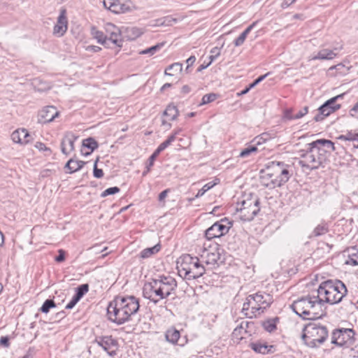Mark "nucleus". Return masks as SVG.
Here are the masks:
<instances>
[{
    "mask_svg": "<svg viewBox=\"0 0 358 358\" xmlns=\"http://www.w3.org/2000/svg\"><path fill=\"white\" fill-rule=\"evenodd\" d=\"M269 74V73H267L263 76H259L257 78L254 80L252 83L247 85L243 90H251L253 87H255L257 84L261 83L262 80H264V78Z\"/></svg>",
    "mask_w": 358,
    "mask_h": 358,
    "instance_id": "44",
    "label": "nucleus"
},
{
    "mask_svg": "<svg viewBox=\"0 0 358 358\" xmlns=\"http://www.w3.org/2000/svg\"><path fill=\"white\" fill-rule=\"evenodd\" d=\"M85 164V162L80 160H74L73 164H72V167L71 169V171H69V173H75L80 169H81L83 166Z\"/></svg>",
    "mask_w": 358,
    "mask_h": 358,
    "instance_id": "47",
    "label": "nucleus"
},
{
    "mask_svg": "<svg viewBox=\"0 0 358 358\" xmlns=\"http://www.w3.org/2000/svg\"><path fill=\"white\" fill-rule=\"evenodd\" d=\"M140 307L138 299L134 296H116L108 306L107 316L110 321L118 325L129 321Z\"/></svg>",
    "mask_w": 358,
    "mask_h": 358,
    "instance_id": "1",
    "label": "nucleus"
},
{
    "mask_svg": "<svg viewBox=\"0 0 358 358\" xmlns=\"http://www.w3.org/2000/svg\"><path fill=\"white\" fill-rule=\"evenodd\" d=\"M83 148L81 149L82 155L85 156L90 155L94 150H96L99 144L94 138L90 137L84 139L82 143Z\"/></svg>",
    "mask_w": 358,
    "mask_h": 358,
    "instance_id": "23",
    "label": "nucleus"
},
{
    "mask_svg": "<svg viewBox=\"0 0 358 358\" xmlns=\"http://www.w3.org/2000/svg\"><path fill=\"white\" fill-rule=\"evenodd\" d=\"M343 96L342 95H337L324 103L319 108L316 115L314 116L313 120L315 122H321L325 117L334 113L336 110L341 108L340 104L336 103V100Z\"/></svg>",
    "mask_w": 358,
    "mask_h": 358,
    "instance_id": "13",
    "label": "nucleus"
},
{
    "mask_svg": "<svg viewBox=\"0 0 358 358\" xmlns=\"http://www.w3.org/2000/svg\"><path fill=\"white\" fill-rule=\"evenodd\" d=\"M218 94L215 93H210L204 95L201 99V102L199 104V106L205 105L211 103L217 99Z\"/></svg>",
    "mask_w": 358,
    "mask_h": 358,
    "instance_id": "41",
    "label": "nucleus"
},
{
    "mask_svg": "<svg viewBox=\"0 0 358 358\" xmlns=\"http://www.w3.org/2000/svg\"><path fill=\"white\" fill-rule=\"evenodd\" d=\"M268 139V134L264 133L259 136L255 138L252 143H253L257 147L258 145H261Z\"/></svg>",
    "mask_w": 358,
    "mask_h": 358,
    "instance_id": "45",
    "label": "nucleus"
},
{
    "mask_svg": "<svg viewBox=\"0 0 358 358\" xmlns=\"http://www.w3.org/2000/svg\"><path fill=\"white\" fill-rule=\"evenodd\" d=\"M177 288V282L170 275H159L146 282L143 287L144 298L155 304L167 299Z\"/></svg>",
    "mask_w": 358,
    "mask_h": 358,
    "instance_id": "2",
    "label": "nucleus"
},
{
    "mask_svg": "<svg viewBox=\"0 0 358 358\" xmlns=\"http://www.w3.org/2000/svg\"><path fill=\"white\" fill-rule=\"evenodd\" d=\"M173 141H175L174 135H170L166 141H164L158 146V148L162 152L166 148H168Z\"/></svg>",
    "mask_w": 358,
    "mask_h": 358,
    "instance_id": "46",
    "label": "nucleus"
},
{
    "mask_svg": "<svg viewBox=\"0 0 358 358\" xmlns=\"http://www.w3.org/2000/svg\"><path fill=\"white\" fill-rule=\"evenodd\" d=\"M295 1L296 0H283L281 4V7L282 8H287V7L293 4Z\"/></svg>",
    "mask_w": 358,
    "mask_h": 358,
    "instance_id": "60",
    "label": "nucleus"
},
{
    "mask_svg": "<svg viewBox=\"0 0 358 358\" xmlns=\"http://www.w3.org/2000/svg\"><path fill=\"white\" fill-rule=\"evenodd\" d=\"M336 70V75H345L348 73L349 68L345 67L342 63L332 66L329 69V73H332L331 71Z\"/></svg>",
    "mask_w": 358,
    "mask_h": 358,
    "instance_id": "38",
    "label": "nucleus"
},
{
    "mask_svg": "<svg viewBox=\"0 0 358 358\" xmlns=\"http://www.w3.org/2000/svg\"><path fill=\"white\" fill-rule=\"evenodd\" d=\"M55 306L56 304L52 299H47L44 301L40 310L43 313H48L51 308Z\"/></svg>",
    "mask_w": 358,
    "mask_h": 358,
    "instance_id": "42",
    "label": "nucleus"
},
{
    "mask_svg": "<svg viewBox=\"0 0 358 358\" xmlns=\"http://www.w3.org/2000/svg\"><path fill=\"white\" fill-rule=\"evenodd\" d=\"M30 135L25 129H19L11 134V139L14 143L26 144L29 142Z\"/></svg>",
    "mask_w": 358,
    "mask_h": 358,
    "instance_id": "21",
    "label": "nucleus"
},
{
    "mask_svg": "<svg viewBox=\"0 0 358 358\" xmlns=\"http://www.w3.org/2000/svg\"><path fill=\"white\" fill-rule=\"evenodd\" d=\"M257 21L252 22L250 25H249L240 35L238 38H236L234 41V44L236 47H239L242 45L249 33L252 31V29L256 26L257 24Z\"/></svg>",
    "mask_w": 358,
    "mask_h": 358,
    "instance_id": "26",
    "label": "nucleus"
},
{
    "mask_svg": "<svg viewBox=\"0 0 358 358\" xmlns=\"http://www.w3.org/2000/svg\"><path fill=\"white\" fill-rule=\"evenodd\" d=\"M200 257L202 263L215 267L221 261V249L217 243L206 242L200 249Z\"/></svg>",
    "mask_w": 358,
    "mask_h": 358,
    "instance_id": "11",
    "label": "nucleus"
},
{
    "mask_svg": "<svg viewBox=\"0 0 358 358\" xmlns=\"http://www.w3.org/2000/svg\"><path fill=\"white\" fill-rule=\"evenodd\" d=\"M122 27L118 29V31H113V33L109 34L108 36V42L110 41L113 44H115L118 48H121L122 46L123 42V34L122 31Z\"/></svg>",
    "mask_w": 358,
    "mask_h": 358,
    "instance_id": "25",
    "label": "nucleus"
},
{
    "mask_svg": "<svg viewBox=\"0 0 358 358\" xmlns=\"http://www.w3.org/2000/svg\"><path fill=\"white\" fill-rule=\"evenodd\" d=\"M355 332L352 329H338L334 330L331 343L337 346L350 345L355 341Z\"/></svg>",
    "mask_w": 358,
    "mask_h": 358,
    "instance_id": "12",
    "label": "nucleus"
},
{
    "mask_svg": "<svg viewBox=\"0 0 358 358\" xmlns=\"http://www.w3.org/2000/svg\"><path fill=\"white\" fill-rule=\"evenodd\" d=\"M329 231L328 225L326 223L319 224L313 231L312 236L317 237L325 234Z\"/></svg>",
    "mask_w": 358,
    "mask_h": 358,
    "instance_id": "36",
    "label": "nucleus"
},
{
    "mask_svg": "<svg viewBox=\"0 0 358 358\" xmlns=\"http://www.w3.org/2000/svg\"><path fill=\"white\" fill-rule=\"evenodd\" d=\"M93 175L96 178H101L103 176V172L102 169L97 168V160L94 162V164Z\"/></svg>",
    "mask_w": 358,
    "mask_h": 358,
    "instance_id": "50",
    "label": "nucleus"
},
{
    "mask_svg": "<svg viewBox=\"0 0 358 358\" xmlns=\"http://www.w3.org/2000/svg\"><path fill=\"white\" fill-rule=\"evenodd\" d=\"M79 301V299H78L76 296H73L71 300L66 304V309L73 308Z\"/></svg>",
    "mask_w": 358,
    "mask_h": 358,
    "instance_id": "56",
    "label": "nucleus"
},
{
    "mask_svg": "<svg viewBox=\"0 0 358 358\" xmlns=\"http://www.w3.org/2000/svg\"><path fill=\"white\" fill-rule=\"evenodd\" d=\"M87 50L92 51L94 52H97L100 51L101 50V48L100 47H99V46H96V45H89L87 48Z\"/></svg>",
    "mask_w": 358,
    "mask_h": 358,
    "instance_id": "64",
    "label": "nucleus"
},
{
    "mask_svg": "<svg viewBox=\"0 0 358 358\" xmlns=\"http://www.w3.org/2000/svg\"><path fill=\"white\" fill-rule=\"evenodd\" d=\"M293 311L303 320H315L324 315L322 300L317 295H308L293 302Z\"/></svg>",
    "mask_w": 358,
    "mask_h": 358,
    "instance_id": "4",
    "label": "nucleus"
},
{
    "mask_svg": "<svg viewBox=\"0 0 358 358\" xmlns=\"http://www.w3.org/2000/svg\"><path fill=\"white\" fill-rule=\"evenodd\" d=\"M164 43H157L155 45H152L148 48H146V49L142 50L141 52H140V54L153 55L157 51H159L164 46Z\"/></svg>",
    "mask_w": 358,
    "mask_h": 358,
    "instance_id": "39",
    "label": "nucleus"
},
{
    "mask_svg": "<svg viewBox=\"0 0 358 358\" xmlns=\"http://www.w3.org/2000/svg\"><path fill=\"white\" fill-rule=\"evenodd\" d=\"M329 336L327 328L317 322H309L303 329L302 339L310 348H318Z\"/></svg>",
    "mask_w": 358,
    "mask_h": 358,
    "instance_id": "9",
    "label": "nucleus"
},
{
    "mask_svg": "<svg viewBox=\"0 0 358 358\" xmlns=\"http://www.w3.org/2000/svg\"><path fill=\"white\" fill-rule=\"evenodd\" d=\"M338 53L329 49L320 50L311 58L312 60H331L337 57Z\"/></svg>",
    "mask_w": 358,
    "mask_h": 358,
    "instance_id": "24",
    "label": "nucleus"
},
{
    "mask_svg": "<svg viewBox=\"0 0 358 358\" xmlns=\"http://www.w3.org/2000/svg\"><path fill=\"white\" fill-rule=\"evenodd\" d=\"M195 61H196V57L194 55L190 56L186 60L187 67H186L185 71H186L187 73H188L189 72V69L190 66H192L194 64Z\"/></svg>",
    "mask_w": 358,
    "mask_h": 358,
    "instance_id": "54",
    "label": "nucleus"
},
{
    "mask_svg": "<svg viewBox=\"0 0 358 358\" xmlns=\"http://www.w3.org/2000/svg\"><path fill=\"white\" fill-rule=\"evenodd\" d=\"M182 71V64L180 62L173 63L168 66L165 69V75L174 76L177 73H180Z\"/></svg>",
    "mask_w": 358,
    "mask_h": 358,
    "instance_id": "30",
    "label": "nucleus"
},
{
    "mask_svg": "<svg viewBox=\"0 0 358 358\" xmlns=\"http://www.w3.org/2000/svg\"><path fill=\"white\" fill-rule=\"evenodd\" d=\"M166 340L171 344H177L180 337V334L178 330L171 327L169 329L165 334Z\"/></svg>",
    "mask_w": 358,
    "mask_h": 358,
    "instance_id": "27",
    "label": "nucleus"
},
{
    "mask_svg": "<svg viewBox=\"0 0 358 358\" xmlns=\"http://www.w3.org/2000/svg\"><path fill=\"white\" fill-rule=\"evenodd\" d=\"M67 24L66 10L62 9L57 18V24L54 27V34L63 36L67 30Z\"/></svg>",
    "mask_w": 358,
    "mask_h": 358,
    "instance_id": "19",
    "label": "nucleus"
},
{
    "mask_svg": "<svg viewBox=\"0 0 358 358\" xmlns=\"http://www.w3.org/2000/svg\"><path fill=\"white\" fill-rule=\"evenodd\" d=\"M104 29L107 36H108L111 33L113 34V31H118V29L120 28L115 26L114 24L108 22L105 24Z\"/></svg>",
    "mask_w": 358,
    "mask_h": 358,
    "instance_id": "49",
    "label": "nucleus"
},
{
    "mask_svg": "<svg viewBox=\"0 0 358 358\" xmlns=\"http://www.w3.org/2000/svg\"><path fill=\"white\" fill-rule=\"evenodd\" d=\"M219 182V179H215L213 181H210L203 186L201 189H200L197 194H196V197L199 198L202 196L207 191L213 188L215 185H217Z\"/></svg>",
    "mask_w": 358,
    "mask_h": 358,
    "instance_id": "37",
    "label": "nucleus"
},
{
    "mask_svg": "<svg viewBox=\"0 0 358 358\" xmlns=\"http://www.w3.org/2000/svg\"><path fill=\"white\" fill-rule=\"evenodd\" d=\"M308 112V107L305 106L301 110H300L299 112H297L296 114L294 115L293 117L294 120L300 119L303 117L305 115H306Z\"/></svg>",
    "mask_w": 358,
    "mask_h": 358,
    "instance_id": "51",
    "label": "nucleus"
},
{
    "mask_svg": "<svg viewBox=\"0 0 358 358\" xmlns=\"http://www.w3.org/2000/svg\"><path fill=\"white\" fill-rule=\"evenodd\" d=\"M163 115L168 118V120L173 121L178 116V110L176 106L169 104L164 111Z\"/></svg>",
    "mask_w": 358,
    "mask_h": 358,
    "instance_id": "29",
    "label": "nucleus"
},
{
    "mask_svg": "<svg viewBox=\"0 0 358 358\" xmlns=\"http://www.w3.org/2000/svg\"><path fill=\"white\" fill-rule=\"evenodd\" d=\"M35 148H37L40 151H46L50 152L51 150L49 148L46 147V145L41 142H36L35 144Z\"/></svg>",
    "mask_w": 358,
    "mask_h": 358,
    "instance_id": "53",
    "label": "nucleus"
},
{
    "mask_svg": "<svg viewBox=\"0 0 358 358\" xmlns=\"http://www.w3.org/2000/svg\"><path fill=\"white\" fill-rule=\"evenodd\" d=\"M197 257L189 254L182 255L177 262V269L180 276L187 280L201 277L206 271L203 264Z\"/></svg>",
    "mask_w": 358,
    "mask_h": 358,
    "instance_id": "7",
    "label": "nucleus"
},
{
    "mask_svg": "<svg viewBox=\"0 0 358 358\" xmlns=\"http://www.w3.org/2000/svg\"><path fill=\"white\" fill-rule=\"evenodd\" d=\"M78 138V136L71 131L64 134L61 142V150L64 155L68 156L75 150L74 143Z\"/></svg>",
    "mask_w": 358,
    "mask_h": 358,
    "instance_id": "18",
    "label": "nucleus"
},
{
    "mask_svg": "<svg viewBox=\"0 0 358 358\" xmlns=\"http://www.w3.org/2000/svg\"><path fill=\"white\" fill-rule=\"evenodd\" d=\"M351 356L352 358H358V344L352 349Z\"/></svg>",
    "mask_w": 358,
    "mask_h": 358,
    "instance_id": "61",
    "label": "nucleus"
},
{
    "mask_svg": "<svg viewBox=\"0 0 358 358\" xmlns=\"http://www.w3.org/2000/svg\"><path fill=\"white\" fill-rule=\"evenodd\" d=\"M157 157L152 156V155L150 156L147 163H146V165L151 167L154 165V162L155 161Z\"/></svg>",
    "mask_w": 358,
    "mask_h": 358,
    "instance_id": "63",
    "label": "nucleus"
},
{
    "mask_svg": "<svg viewBox=\"0 0 358 358\" xmlns=\"http://www.w3.org/2000/svg\"><path fill=\"white\" fill-rule=\"evenodd\" d=\"M347 292L345 285L341 280H327L320 285L317 296L322 300L323 306L324 303L332 305L338 303Z\"/></svg>",
    "mask_w": 358,
    "mask_h": 358,
    "instance_id": "6",
    "label": "nucleus"
},
{
    "mask_svg": "<svg viewBox=\"0 0 358 358\" xmlns=\"http://www.w3.org/2000/svg\"><path fill=\"white\" fill-rule=\"evenodd\" d=\"M92 35L97 40L99 43H101L105 46L108 45V36H106L103 31L96 30L95 27L92 29Z\"/></svg>",
    "mask_w": 358,
    "mask_h": 358,
    "instance_id": "31",
    "label": "nucleus"
},
{
    "mask_svg": "<svg viewBox=\"0 0 358 358\" xmlns=\"http://www.w3.org/2000/svg\"><path fill=\"white\" fill-rule=\"evenodd\" d=\"M170 192V189H166L164 191H162L159 194V196H158V199L159 201L161 202V201H163L165 198L167 196V194L168 193Z\"/></svg>",
    "mask_w": 358,
    "mask_h": 358,
    "instance_id": "59",
    "label": "nucleus"
},
{
    "mask_svg": "<svg viewBox=\"0 0 358 358\" xmlns=\"http://www.w3.org/2000/svg\"><path fill=\"white\" fill-rule=\"evenodd\" d=\"M291 166L282 162H269L260 171V180L263 186L274 189L285 184L292 175Z\"/></svg>",
    "mask_w": 358,
    "mask_h": 358,
    "instance_id": "3",
    "label": "nucleus"
},
{
    "mask_svg": "<svg viewBox=\"0 0 358 358\" xmlns=\"http://www.w3.org/2000/svg\"><path fill=\"white\" fill-rule=\"evenodd\" d=\"M278 321V317L268 319L262 323L264 329L268 332H273L276 329V324Z\"/></svg>",
    "mask_w": 358,
    "mask_h": 358,
    "instance_id": "35",
    "label": "nucleus"
},
{
    "mask_svg": "<svg viewBox=\"0 0 358 358\" xmlns=\"http://www.w3.org/2000/svg\"><path fill=\"white\" fill-rule=\"evenodd\" d=\"M236 210L240 212V217L243 221H250L260 210L259 199L255 194H250L247 198L237 203Z\"/></svg>",
    "mask_w": 358,
    "mask_h": 358,
    "instance_id": "10",
    "label": "nucleus"
},
{
    "mask_svg": "<svg viewBox=\"0 0 358 358\" xmlns=\"http://www.w3.org/2000/svg\"><path fill=\"white\" fill-rule=\"evenodd\" d=\"M257 150L258 149L256 145L251 142V143L246 145V147L241 150L238 157L241 158H247L253 154H256Z\"/></svg>",
    "mask_w": 358,
    "mask_h": 358,
    "instance_id": "28",
    "label": "nucleus"
},
{
    "mask_svg": "<svg viewBox=\"0 0 358 358\" xmlns=\"http://www.w3.org/2000/svg\"><path fill=\"white\" fill-rule=\"evenodd\" d=\"M245 331V327L244 326V322H241L240 325L237 326L233 332L234 335L238 336V334H241L242 331Z\"/></svg>",
    "mask_w": 358,
    "mask_h": 358,
    "instance_id": "55",
    "label": "nucleus"
},
{
    "mask_svg": "<svg viewBox=\"0 0 358 358\" xmlns=\"http://www.w3.org/2000/svg\"><path fill=\"white\" fill-rule=\"evenodd\" d=\"M251 348L256 352L262 355L273 353L275 350V348L273 345H268L263 341H257L250 343Z\"/></svg>",
    "mask_w": 358,
    "mask_h": 358,
    "instance_id": "20",
    "label": "nucleus"
},
{
    "mask_svg": "<svg viewBox=\"0 0 358 358\" xmlns=\"http://www.w3.org/2000/svg\"><path fill=\"white\" fill-rule=\"evenodd\" d=\"M160 248L161 247L159 244L155 245V246L151 248H145L141 252L140 256L143 259L148 258L152 255L157 253L159 251Z\"/></svg>",
    "mask_w": 358,
    "mask_h": 358,
    "instance_id": "33",
    "label": "nucleus"
},
{
    "mask_svg": "<svg viewBox=\"0 0 358 358\" xmlns=\"http://www.w3.org/2000/svg\"><path fill=\"white\" fill-rule=\"evenodd\" d=\"M60 115L59 111L53 106H47L43 108L38 113V122L48 124L53 122Z\"/></svg>",
    "mask_w": 358,
    "mask_h": 358,
    "instance_id": "17",
    "label": "nucleus"
},
{
    "mask_svg": "<svg viewBox=\"0 0 358 358\" xmlns=\"http://www.w3.org/2000/svg\"><path fill=\"white\" fill-rule=\"evenodd\" d=\"M88 290L89 285L87 284H83L79 285L76 289V293L73 296H76L78 299L80 300L81 298L88 292Z\"/></svg>",
    "mask_w": 358,
    "mask_h": 358,
    "instance_id": "40",
    "label": "nucleus"
},
{
    "mask_svg": "<svg viewBox=\"0 0 358 358\" xmlns=\"http://www.w3.org/2000/svg\"><path fill=\"white\" fill-rule=\"evenodd\" d=\"M350 114L352 117H358V102L350 109Z\"/></svg>",
    "mask_w": 358,
    "mask_h": 358,
    "instance_id": "58",
    "label": "nucleus"
},
{
    "mask_svg": "<svg viewBox=\"0 0 358 358\" xmlns=\"http://www.w3.org/2000/svg\"><path fill=\"white\" fill-rule=\"evenodd\" d=\"M0 345L5 348L10 346L9 338L8 336H1L0 338Z\"/></svg>",
    "mask_w": 358,
    "mask_h": 358,
    "instance_id": "57",
    "label": "nucleus"
},
{
    "mask_svg": "<svg viewBox=\"0 0 358 358\" xmlns=\"http://www.w3.org/2000/svg\"><path fill=\"white\" fill-rule=\"evenodd\" d=\"M120 191V189L117 187H112L105 189L101 194V197H106L108 195L115 194L118 193Z\"/></svg>",
    "mask_w": 358,
    "mask_h": 358,
    "instance_id": "48",
    "label": "nucleus"
},
{
    "mask_svg": "<svg viewBox=\"0 0 358 358\" xmlns=\"http://www.w3.org/2000/svg\"><path fill=\"white\" fill-rule=\"evenodd\" d=\"M224 220H221L219 222L214 223L211 227H210L205 233V236L208 239V242H210V240L215 238H220L226 234L228 233L230 226L229 222H227Z\"/></svg>",
    "mask_w": 358,
    "mask_h": 358,
    "instance_id": "16",
    "label": "nucleus"
},
{
    "mask_svg": "<svg viewBox=\"0 0 358 358\" xmlns=\"http://www.w3.org/2000/svg\"><path fill=\"white\" fill-rule=\"evenodd\" d=\"M299 164L310 170L317 169L324 167L327 160V150L323 148H319L316 145L307 144L306 150L301 151Z\"/></svg>",
    "mask_w": 358,
    "mask_h": 358,
    "instance_id": "8",
    "label": "nucleus"
},
{
    "mask_svg": "<svg viewBox=\"0 0 358 358\" xmlns=\"http://www.w3.org/2000/svg\"><path fill=\"white\" fill-rule=\"evenodd\" d=\"M311 145H316L319 148L327 147L331 149L332 151L335 150L334 143L330 140L326 139H318L311 143Z\"/></svg>",
    "mask_w": 358,
    "mask_h": 358,
    "instance_id": "34",
    "label": "nucleus"
},
{
    "mask_svg": "<svg viewBox=\"0 0 358 358\" xmlns=\"http://www.w3.org/2000/svg\"><path fill=\"white\" fill-rule=\"evenodd\" d=\"M220 48L218 47H214L211 49L210 53L212 55H214L215 57H218L220 55Z\"/></svg>",
    "mask_w": 358,
    "mask_h": 358,
    "instance_id": "62",
    "label": "nucleus"
},
{
    "mask_svg": "<svg viewBox=\"0 0 358 358\" xmlns=\"http://www.w3.org/2000/svg\"><path fill=\"white\" fill-rule=\"evenodd\" d=\"M58 255L57 257H55V260L57 262H62L65 260V251L62 249H59L58 250Z\"/></svg>",
    "mask_w": 358,
    "mask_h": 358,
    "instance_id": "52",
    "label": "nucleus"
},
{
    "mask_svg": "<svg viewBox=\"0 0 358 358\" xmlns=\"http://www.w3.org/2000/svg\"><path fill=\"white\" fill-rule=\"evenodd\" d=\"M273 301V296L270 294L258 292L247 296L241 312L248 318H255L264 313Z\"/></svg>",
    "mask_w": 358,
    "mask_h": 358,
    "instance_id": "5",
    "label": "nucleus"
},
{
    "mask_svg": "<svg viewBox=\"0 0 358 358\" xmlns=\"http://www.w3.org/2000/svg\"><path fill=\"white\" fill-rule=\"evenodd\" d=\"M123 38L128 41H134L143 34L141 29L136 27H122Z\"/></svg>",
    "mask_w": 358,
    "mask_h": 358,
    "instance_id": "22",
    "label": "nucleus"
},
{
    "mask_svg": "<svg viewBox=\"0 0 358 358\" xmlns=\"http://www.w3.org/2000/svg\"><path fill=\"white\" fill-rule=\"evenodd\" d=\"M103 3L106 8L115 14L130 12L135 8L131 0H103Z\"/></svg>",
    "mask_w": 358,
    "mask_h": 358,
    "instance_id": "14",
    "label": "nucleus"
},
{
    "mask_svg": "<svg viewBox=\"0 0 358 358\" xmlns=\"http://www.w3.org/2000/svg\"><path fill=\"white\" fill-rule=\"evenodd\" d=\"M346 264L352 266L358 265V246L349 250V259L346 262Z\"/></svg>",
    "mask_w": 358,
    "mask_h": 358,
    "instance_id": "32",
    "label": "nucleus"
},
{
    "mask_svg": "<svg viewBox=\"0 0 358 358\" xmlns=\"http://www.w3.org/2000/svg\"><path fill=\"white\" fill-rule=\"evenodd\" d=\"M94 342L110 357L117 355L119 344L112 336H101L96 338Z\"/></svg>",
    "mask_w": 358,
    "mask_h": 358,
    "instance_id": "15",
    "label": "nucleus"
},
{
    "mask_svg": "<svg viewBox=\"0 0 358 358\" xmlns=\"http://www.w3.org/2000/svg\"><path fill=\"white\" fill-rule=\"evenodd\" d=\"M358 137V133L348 131L345 134L339 136V139L348 141H356Z\"/></svg>",
    "mask_w": 358,
    "mask_h": 358,
    "instance_id": "43",
    "label": "nucleus"
}]
</instances>
